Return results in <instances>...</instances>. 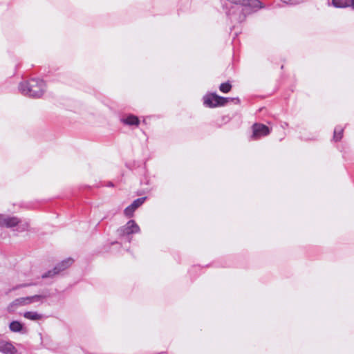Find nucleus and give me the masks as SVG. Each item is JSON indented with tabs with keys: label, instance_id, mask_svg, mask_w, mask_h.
<instances>
[{
	"label": "nucleus",
	"instance_id": "9b49d317",
	"mask_svg": "<svg viewBox=\"0 0 354 354\" xmlns=\"http://www.w3.org/2000/svg\"><path fill=\"white\" fill-rule=\"evenodd\" d=\"M0 352L5 354H13L16 352V349L10 342L1 339L0 342Z\"/></svg>",
	"mask_w": 354,
	"mask_h": 354
},
{
	"label": "nucleus",
	"instance_id": "9d476101",
	"mask_svg": "<svg viewBox=\"0 0 354 354\" xmlns=\"http://www.w3.org/2000/svg\"><path fill=\"white\" fill-rule=\"evenodd\" d=\"M120 121L125 125L138 126L140 120L138 118L134 115H127L121 118Z\"/></svg>",
	"mask_w": 354,
	"mask_h": 354
},
{
	"label": "nucleus",
	"instance_id": "1a4fd4ad",
	"mask_svg": "<svg viewBox=\"0 0 354 354\" xmlns=\"http://www.w3.org/2000/svg\"><path fill=\"white\" fill-rule=\"evenodd\" d=\"M146 198H139L135 200L130 205L125 208L124 214L127 217H131L135 210L138 208L145 202Z\"/></svg>",
	"mask_w": 354,
	"mask_h": 354
},
{
	"label": "nucleus",
	"instance_id": "423d86ee",
	"mask_svg": "<svg viewBox=\"0 0 354 354\" xmlns=\"http://www.w3.org/2000/svg\"><path fill=\"white\" fill-rule=\"evenodd\" d=\"M140 232V227L134 220L129 221L126 225L122 226L118 230V233L120 236H129L132 234H136Z\"/></svg>",
	"mask_w": 354,
	"mask_h": 354
},
{
	"label": "nucleus",
	"instance_id": "f257e3e1",
	"mask_svg": "<svg viewBox=\"0 0 354 354\" xmlns=\"http://www.w3.org/2000/svg\"><path fill=\"white\" fill-rule=\"evenodd\" d=\"M227 15L232 21L242 22L252 12L263 7L259 0H221Z\"/></svg>",
	"mask_w": 354,
	"mask_h": 354
},
{
	"label": "nucleus",
	"instance_id": "2eb2a0df",
	"mask_svg": "<svg viewBox=\"0 0 354 354\" xmlns=\"http://www.w3.org/2000/svg\"><path fill=\"white\" fill-rule=\"evenodd\" d=\"M45 298L46 297L42 295H35L28 297V299H30V304L34 303H43Z\"/></svg>",
	"mask_w": 354,
	"mask_h": 354
},
{
	"label": "nucleus",
	"instance_id": "0eeeda50",
	"mask_svg": "<svg viewBox=\"0 0 354 354\" xmlns=\"http://www.w3.org/2000/svg\"><path fill=\"white\" fill-rule=\"evenodd\" d=\"M252 135L251 138L252 140H258L261 137L268 136L270 131V129L265 124L260 123H255L252 125Z\"/></svg>",
	"mask_w": 354,
	"mask_h": 354
},
{
	"label": "nucleus",
	"instance_id": "f03ea898",
	"mask_svg": "<svg viewBox=\"0 0 354 354\" xmlns=\"http://www.w3.org/2000/svg\"><path fill=\"white\" fill-rule=\"evenodd\" d=\"M20 92L26 96L40 97L46 91V83L40 79L32 78L19 86Z\"/></svg>",
	"mask_w": 354,
	"mask_h": 354
},
{
	"label": "nucleus",
	"instance_id": "20e7f679",
	"mask_svg": "<svg viewBox=\"0 0 354 354\" xmlns=\"http://www.w3.org/2000/svg\"><path fill=\"white\" fill-rule=\"evenodd\" d=\"M21 228V231L26 230L28 227V223L24 222L21 223L19 218L16 216H10L5 214H0V226L6 227H12L17 225Z\"/></svg>",
	"mask_w": 354,
	"mask_h": 354
},
{
	"label": "nucleus",
	"instance_id": "dca6fc26",
	"mask_svg": "<svg viewBox=\"0 0 354 354\" xmlns=\"http://www.w3.org/2000/svg\"><path fill=\"white\" fill-rule=\"evenodd\" d=\"M343 134V129L341 127H335L334 130V136L333 139L335 141H339L341 140Z\"/></svg>",
	"mask_w": 354,
	"mask_h": 354
},
{
	"label": "nucleus",
	"instance_id": "39448f33",
	"mask_svg": "<svg viewBox=\"0 0 354 354\" xmlns=\"http://www.w3.org/2000/svg\"><path fill=\"white\" fill-rule=\"evenodd\" d=\"M73 263V259L68 258L59 263L52 270H49L42 275L43 278L52 277L70 267Z\"/></svg>",
	"mask_w": 354,
	"mask_h": 354
},
{
	"label": "nucleus",
	"instance_id": "7ed1b4c3",
	"mask_svg": "<svg viewBox=\"0 0 354 354\" xmlns=\"http://www.w3.org/2000/svg\"><path fill=\"white\" fill-rule=\"evenodd\" d=\"M203 104L209 108L222 106L230 101V98L218 96L214 93L206 94L203 96Z\"/></svg>",
	"mask_w": 354,
	"mask_h": 354
},
{
	"label": "nucleus",
	"instance_id": "6e6552de",
	"mask_svg": "<svg viewBox=\"0 0 354 354\" xmlns=\"http://www.w3.org/2000/svg\"><path fill=\"white\" fill-rule=\"evenodd\" d=\"M30 305V299L28 297H20L15 299L7 307L9 313L15 312L18 308Z\"/></svg>",
	"mask_w": 354,
	"mask_h": 354
},
{
	"label": "nucleus",
	"instance_id": "a211bd4d",
	"mask_svg": "<svg viewBox=\"0 0 354 354\" xmlns=\"http://www.w3.org/2000/svg\"><path fill=\"white\" fill-rule=\"evenodd\" d=\"M353 9H354V0H350V6Z\"/></svg>",
	"mask_w": 354,
	"mask_h": 354
},
{
	"label": "nucleus",
	"instance_id": "f3484780",
	"mask_svg": "<svg viewBox=\"0 0 354 354\" xmlns=\"http://www.w3.org/2000/svg\"><path fill=\"white\" fill-rule=\"evenodd\" d=\"M232 86L229 82H225L222 83L220 86L219 89L221 92L227 93L231 90Z\"/></svg>",
	"mask_w": 354,
	"mask_h": 354
},
{
	"label": "nucleus",
	"instance_id": "ddd939ff",
	"mask_svg": "<svg viewBox=\"0 0 354 354\" xmlns=\"http://www.w3.org/2000/svg\"><path fill=\"white\" fill-rule=\"evenodd\" d=\"M9 328L12 332L19 333L23 329V324L18 321H12L10 323Z\"/></svg>",
	"mask_w": 354,
	"mask_h": 354
},
{
	"label": "nucleus",
	"instance_id": "4468645a",
	"mask_svg": "<svg viewBox=\"0 0 354 354\" xmlns=\"http://www.w3.org/2000/svg\"><path fill=\"white\" fill-rule=\"evenodd\" d=\"M331 4L335 8H346L350 6V0H331Z\"/></svg>",
	"mask_w": 354,
	"mask_h": 354
},
{
	"label": "nucleus",
	"instance_id": "f8f14e48",
	"mask_svg": "<svg viewBox=\"0 0 354 354\" xmlns=\"http://www.w3.org/2000/svg\"><path fill=\"white\" fill-rule=\"evenodd\" d=\"M24 317L29 320L37 321L43 318V315L35 311H27L24 313Z\"/></svg>",
	"mask_w": 354,
	"mask_h": 354
},
{
	"label": "nucleus",
	"instance_id": "6ab92c4d",
	"mask_svg": "<svg viewBox=\"0 0 354 354\" xmlns=\"http://www.w3.org/2000/svg\"><path fill=\"white\" fill-rule=\"evenodd\" d=\"M24 285H20L19 286H17L16 288L24 287Z\"/></svg>",
	"mask_w": 354,
	"mask_h": 354
}]
</instances>
